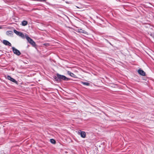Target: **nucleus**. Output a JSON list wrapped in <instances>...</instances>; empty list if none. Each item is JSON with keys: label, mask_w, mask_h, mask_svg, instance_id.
<instances>
[{"label": "nucleus", "mask_w": 154, "mask_h": 154, "mask_svg": "<svg viewBox=\"0 0 154 154\" xmlns=\"http://www.w3.org/2000/svg\"><path fill=\"white\" fill-rule=\"evenodd\" d=\"M26 38L30 44L33 46H35V42L32 39L29 38L28 36H26Z\"/></svg>", "instance_id": "obj_1"}, {"label": "nucleus", "mask_w": 154, "mask_h": 154, "mask_svg": "<svg viewBox=\"0 0 154 154\" xmlns=\"http://www.w3.org/2000/svg\"><path fill=\"white\" fill-rule=\"evenodd\" d=\"M57 76L58 78L60 80L62 79L64 80H68L69 79L63 75H61L58 74H57Z\"/></svg>", "instance_id": "obj_2"}, {"label": "nucleus", "mask_w": 154, "mask_h": 154, "mask_svg": "<svg viewBox=\"0 0 154 154\" xmlns=\"http://www.w3.org/2000/svg\"><path fill=\"white\" fill-rule=\"evenodd\" d=\"M78 134H80L82 138H85L86 137V134L85 131L79 130L78 132Z\"/></svg>", "instance_id": "obj_3"}, {"label": "nucleus", "mask_w": 154, "mask_h": 154, "mask_svg": "<svg viewBox=\"0 0 154 154\" xmlns=\"http://www.w3.org/2000/svg\"><path fill=\"white\" fill-rule=\"evenodd\" d=\"M12 49L13 51L15 54L18 56H19L21 54V53L19 51L17 50V49L15 48L14 47H13L12 48Z\"/></svg>", "instance_id": "obj_4"}, {"label": "nucleus", "mask_w": 154, "mask_h": 154, "mask_svg": "<svg viewBox=\"0 0 154 154\" xmlns=\"http://www.w3.org/2000/svg\"><path fill=\"white\" fill-rule=\"evenodd\" d=\"M14 32L17 35H18L21 37H23L24 36V35L21 32H19L17 31L15 29L14 30Z\"/></svg>", "instance_id": "obj_5"}, {"label": "nucleus", "mask_w": 154, "mask_h": 154, "mask_svg": "<svg viewBox=\"0 0 154 154\" xmlns=\"http://www.w3.org/2000/svg\"><path fill=\"white\" fill-rule=\"evenodd\" d=\"M138 73L143 76H145L146 75L145 72L143 70L141 69H139L138 70Z\"/></svg>", "instance_id": "obj_6"}, {"label": "nucleus", "mask_w": 154, "mask_h": 154, "mask_svg": "<svg viewBox=\"0 0 154 154\" xmlns=\"http://www.w3.org/2000/svg\"><path fill=\"white\" fill-rule=\"evenodd\" d=\"M3 42L6 45H8L10 46H11V43L7 40H4L3 41Z\"/></svg>", "instance_id": "obj_7"}, {"label": "nucleus", "mask_w": 154, "mask_h": 154, "mask_svg": "<svg viewBox=\"0 0 154 154\" xmlns=\"http://www.w3.org/2000/svg\"><path fill=\"white\" fill-rule=\"evenodd\" d=\"M7 79L10 80L11 81L14 82L15 83H17V81L14 79L13 78H11L10 76H7Z\"/></svg>", "instance_id": "obj_8"}, {"label": "nucleus", "mask_w": 154, "mask_h": 154, "mask_svg": "<svg viewBox=\"0 0 154 154\" xmlns=\"http://www.w3.org/2000/svg\"><path fill=\"white\" fill-rule=\"evenodd\" d=\"M77 31L80 33H82L84 34H86L87 33V32L86 31L82 30V29H77Z\"/></svg>", "instance_id": "obj_9"}, {"label": "nucleus", "mask_w": 154, "mask_h": 154, "mask_svg": "<svg viewBox=\"0 0 154 154\" xmlns=\"http://www.w3.org/2000/svg\"><path fill=\"white\" fill-rule=\"evenodd\" d=\"M67 73L68 75H69L71 76L72 77H74L75 76V75L73 73H72L71 72L69 71H67Z\"/></svg>", "instance_id": "obj_10"}, {"label": "nucleus", "mask_w": 154, "mask_h": 154, "mask_svg": "<svg viewBox=\"0 0 154 154\" xmlns=\"http://www.w3.org/2000/svg\"><path fill=\"white\" fill-rule=\"evenodd\" d=\"M28 22L24 20L22 22V25L23 26H25L27 25Z\"/></svg>", "instance_id": "obj_11"}, {"label": "nucleus", "mask_w": 154, "mask_h": 154, "mask_svg": "<svg viewBox=\"0 0 154 154\" xmlns=\"http://www.w3.org/2000/svg\"><path fill=\"white\" fill-rule=\"evenodd\" d=\"M81 83L84 85L88 86L89 85V83L88 82H82Z\"/></svg>", "instance_id": "obj_12"}, {"label": "nucleus", "mask_w": 154, "mask_h": 154, "mask_svg": "<svg viewBox=\"0 0 154 154\" xmlns=\"http://www.w3.org/2000/svg\"><path fill=\"white\" fill-rule=\"evenodd\" d=\"M50 142L53 144H55L56 143L55 140L53 139H51L50 140Z\"/></svg>", "instance_id": "obj_13"}, {"label": "nucleus", "mask_w": 154, "mask_h": 154, "mask_svg": "<svg viewBox=\"0 0 154 154\" xmlns=\"http://www.w3.org/2000/svg\"><path fill=\"white\" fill-rule=\"evenodd\" d=\"M12 32L11 31H8L7 32V34L8 35V34H11Z\"/></svg>", "instance_id": "obj_14"}, {"label": "nucleus", "mask_w": 154, "mask_h": 154, "mask_svg": "<svg viewBox=\"0 0 154 154\" xmlns=\"http://www.w3.org/2000/svg\"><path fill=\"white\" fill-rule=\"evenodd\" d=\"M76 8H80V9H82V8L81 7H78L77 6H76Z\"/></svg>", "instance_id": "obj_15"}, {"label": "nucleus", "mask_w": 154, "mask_h": 154, "mask_svg": "<svg viewBox=\"0 0 154 154\" xmlns=\"http://www.w3.org/2000/svg\"><path fill=\"white\" fill-rule=\"evenodd\" d=\"M3 28V26H0V29Z\"/></svg>", "instance_id": "obj_16"}, {"label": "nucleus", "mask_w": 154, "mask_h": 154, "mask_svg": "<svg viewBox=\"0 0 154 154\" xmlns=\"http://www.w3.org/2000/svg\"><path fill=\"white\" fill-rule=\"evenodd\" d=\"M40 1H45V0H40Z\"/></svg>", "instance_id": "obj_17"}]
</instances>
